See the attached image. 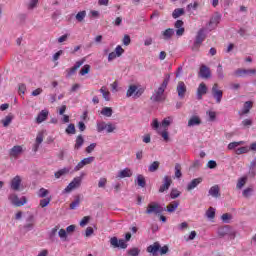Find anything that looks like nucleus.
<instances>
[{
	"mask_svg": "<svg viewBox=\"0 0 256 256\" xmlns=\"http://www.w3.org/2000/svg\"><path fill=\"white\" fill-rule=\"evenodd\" d=\"M125 239H119L117 237L110 238V245L113 249H127V241H131V233H127Z\"/></svg>",
	"mask_w": 256,
	"mask_h": 256,
	"instance_id": "1",
	"label": "nucleus"
},
{
	"mask_svg": "<svg viewBox=\"0 0 256 256\" xmlns=\"http://www.w3.org/2000/svg\"><path fill=\"white\" fill-rule=\"evenodd\" d=\"M217 234L220 238H223L228 235L230 239H235L237 237V232L231 228L229 225L222 226L218 228Z\"/></svg>",
	"mask_w": 256,
	"mask_h": 256,
	"instance_id": "2",
	"label": "nucleus"
},
{
	"mask_svg": "<svg viewBox=\"0 0 256 256\" xmlns=\"http://www.w3.org/2000/svg\"><path fill=\"white\" fill-rule=\"evenodd\" d=\"M165 211V208L157 202H151L145 211L146 215H161Z\"/></svg>",
	"mask_w": 256,
	"mask_h": 256,
	"instance_id": "3",
	"label": "nucleus"
},
{
	"mask_svg": "<svg viewBox=\"0 0 256 256\" xmlns=\"http://www.w3.org/2000/svg\"><path fill=\"white\" fill-rule=\"evenodd\" d=\"M143 93H145L144 88H141L135 84H132L129 86V88L126 92V97H135L136 99H139V97H141V95H143Z\"/></svg>",
	"mask_w": 256,
	"mask_h": 256,
	"instance_id": "4",
	"label": "nucleus"
},
{
	"mask_svg": "<svg viewBox=\"0 0 256 256\" xmlns=\"http://www.w3.org/2000/svg\"><path fill=\"white\" fill-rule=\"evenodd\" d=\"M205 30L200 29L196 35L194 44L192 46V51H199V47L203 44V41H205Z\"/></svg>",
	"mask_w": 256,
	"mask_h": 256,
	"instance_id": "5",
	"label": "nucleus"
},
{
	"mask_svg": "<svg viewBox=\"0 0 256 256\" xmlns=\"http://www.w3.org/2000/svg\"><path fill=\"white\" fill-rule=\"evenodd\" d=\"M9 201L14 205V207H23L27 203V197H22L21 200L17 194H10L8 197Z\"/></svg>",
	"mask_w": 256,
	"mask_h": 256,
	"instance_id": "6",
	"label": "nucleus"
},
{
	"mask_svg": "<svg viewBox=\"0 0 256 256\" xmlns=\"http://www.w3.org/2000/svg\"><path fill=\"white\" fill-rule=\"evenodd\" d=\"M165 93V88L159 87L153 95L150 97V99L153 101V103H160V101H163L165 98H163V95Z\"/></svg>",
	"mask_w": 256,
	"mask_h": 256,
	"instance_id": "7",
	"label": "nucleus"
},
{
	"mask_svg": "<svg viewBox=\"0 0 256 256\" xmlns=\"http://www.w3.org/2000/svg\"><path fill=\"white\" fill-rule=\"evenodd\" d=\"M81 187V177H76L71 181L64 189L65 193H71L73 189H79Z\"/></svg>",
	"mask_w": 256,
	"mask_h": 256,
	"instance_id": "8",
	"label": "nucleus"
},
{
	"mask_svg": "<svg viewBox=\"0 0 256 256\" xmlns=\"http://www.w3.org/2000/svg\"><path fill=\"white\" fill-rule=\"evenodd\" d=\"M212 96L216 99V103H221L223 91L219 89V84L217 83L212 86Z\"/></svg>",
	"mask_w": 256,
	"mask_h": 256,
	"instance_id": "9",
	"label": "nucleus"
},
{
	"mask_svg": "<svg viewBox=\"0 0 256 256\" xmlns=\"http://www.w3.org/2000/svg\"><path fill=\"white\" fill-rule=\"evenodd\" d=\"M173 184V180L170 176H164L163 184L160 186L158 193H165V191H169V187Z\"/></svg>",
	"mask_w": 256,
	"mask_h": 256,
	"instance_id": "10",
	"label": "nucleus"
},
{
	"mask_svg": "<svg viewBox=\"0 0 256 256\" xmlns=\"http://www.w3.org/2000/svg\"><path fill=\"white\" fill-rule=\"evenodd\" d=\"M179 99H185V94L187 93V85L185 82L179 81L176 87Z\"/></svg>",
	"mask_w": 256,
	"mask_h": 256,
	"instance_id": "11",
	"label": "nucleus"
},
{
	"mask_svg": "<svg viewBox=\"0 0 256 256\" xmlns=\"http://www.w3.org/2000/svg\"><path fill=\"white\" fill-rule=\"evenodd\" d=\"M185 23L183 22V20H177L174 24V27L176 30V35L177 37H183V35L185 34V28L183 27Z\"/></svg>",
	"mask_w": 256,
	"mask_h": 256,
	"instance_id": "12",
	"label": "nucleus"
},
{
	"mask_svg": "<svg viewBox=\"0 0 256 256\" xmlns=\"http://www.w3.org/2000/svg\"><path fill=\"white\" fill-rule=\"evenodd\" d=\"M161 249V244L159 242H154L152 245L147 247V252L151 253L152 256L159 255V251Z\"/></svg>",
	"mask_w": 256,
	"mask_h": 256,
	"instance_id": "13",
	"label": "nucleus"
},
{
	"mask_svg": "<svg viewBox=\"0 0 256 256\" xmlns=\"http://www.w3.org/2000/svg\"><path fill=\"white\" fill-rule=\"evenodd\" d=\"M197 99L198 101H201L203 99V95H207V85L205 83H200L197 88Z\"/></svg>",
	"mask_w": 256,
	"mask_h": 256,
	"instance_id": "14",
	"label": "nucleus"
},
{
	"mask_svg": "<svg viewBox=\"0 0 256 256\" xmlns=\"http://www.w3.org/2000/svg\"><path fill=\"white\" fill-rule=\"evenodd\" d=\"M199 77L202 79H209L211 77V69L206 65H202L199 71Z\"/></svg>",
	"mask_w": 256,
	"mask_h": 256,
	"instance_id": "15",
	"label": "nucleus"
},
{
	"mask_svg": "<svg viewBox=\"0 0 256 256\" xmlns=\"http://www.w3.org/2000/svg\"><path fill=\"white\" fill-rule=\"evenodd\" d=\"M201 183H203V178L199 177V178L193 179L187 184L186 190L193 191V189L201 185Z\"/></svg>",
	"mask_w": 256,
	"mask_h": 256,
	"instance_id": "16",
	"label": "nucleus"
},
{
	"mask_svg": "<svg viewBox=\"0 0 256 256\" xmlns=\"http://www.w3.org/2000/svg\"><path fill=\"white\" fill-rule=\"evenodd\" d=\"M256 73V70L255 69H237L235 71V75L237 77H243V75H255Z\"/></svg>",
	"mask_w": 256,
	"mask_h": 256,
	"instance_id": "17",
	"label": "nucleus"
},
{
	"mask_svg": "<svg viewBox=\"0 0 256 256\" xmlns=\"http://www.w3.org/2000/svg\"><path fill=\"white\" fill-rule=\"evenodd\" d=\"M10 187L13 191H19L21 187V176H15L10 183Z\"/></svg>",
	"mask_w": 256,
	"mask_h": 256,
	"instance_id": "18",
	"label": "nucleus"
},
{
	"mask_svg": "<svg viewBox=\"0 0 256 256\" xmlns=\"http://www.w3.org/2000/svg\"><path fill=\"white\" fill-rule=\"evenodd\" d=\"M22 153H23V147L19 145L12 147L9 151L10 157H19V155H21Z\"/></svg>",
	"mask_w": 256,
	"mask_h": 256,
	"instance_id": "19",
	"label": "nucleus"
},
{
	"mask_svg": "<svg viewBox=\"0 0 256 256\" xmlns=\"http://www.w3.org/2000/svg\"><path fill=\"white\" fill-rule=\"evenodd\" d=\"M161 35H162V39H164V41H169V39H171V37H173V35H175V30L172 28H168V29L162 31Z\"/></svg>",
	"mask_w": 256,
	"mask_h": 256,
	"instance_id": "20",
	"label": "nucleus"
},
{
	"mask_svg": "<svg viewBox=\"0 0 256 256\" xmlns=\"http://www.w3.org/2000/svg\"><path fill=\"white\" fill-rule=\"evenodd\" d=\"M208 193H209V195H211V197H214L215 199L221 197L219 185L212 186L209 189Z\"/></svg>",
	"mask_w": 256,
	"mask_h": 256,
	"instance_id": "21",
	"label": "nucleus"
},
{
	"mask_svg": "<svg viewBox=\"0 0 256 256\" xmlns=\"http://www.w3.org/2000/svg\"><path fill=\"white\" fill-rule=\"evenodd\" d=\"M83 63H85V59L77 61L75 63V65L68 70V77H71L72 75H75L77 69H79V67H81V65H83Z\"/></svg>",
	"mask_w": 256,
	"mask_h": 256,
	"instance_id": "22",
	"label": "nucleus"
},
{
	"mask_svg": "<svg viewBox=\"0 0 256 256\" xmlns=\"http://www.w3.org/2000/svg\"><path fill=\"white\" fill-rule=\"evenodd\" d=\"M132 176H133V172L131 171V169L125 168L118 173L117 179H125V177H132Z\"/></svg>",
	"mask_w": 256,
	"mask_h": 256,
	"instance_id": "23",
	"label": "nucleus"
},
{
	"mask_svg": "<svg viewBox=\"0 0 256 256\" xmlns=\"http://www.w3.org/2000/svg\"><path fill=\"white\" fill-rule=\"evenodd\" d=\"M47 117H49V111L42 110L36 117V122L43 123V121H47Z\"/></svg>",
	"mask_w": 256,
	"mask_h": 256,
	"instance_id": "24",
	"label": "nucleus"
},
{
	"mask_svg": "<svg viewBox=\"0 0 256 256\" xmlns=\"http://www.w3.org/2000/svg\"><path fill=\"white\" fill-rule=\"evenodd\" d=\"M201 125V118L199 116H192L188 121V127H195Z\"/></svg>",
	"mask_w": 256,
	"mask_h": 256,
	"instance_id": "25",
	"label": "nucleus"
},
{
	"mask_svg": "<svg viewBox=\"0 0 256 256\" xmlns=\"http://www.w3.org/2000/svg\"><path fill=\"white\" fill-rule=\"evenodd\" d=\"M59 231V226H56L51 229L49 232V240L52 241V243H55L57 241V233Z\"/></svg>",
	"mask_w": 256,
	"mask_h": 256,
	"instance_id": "26",
	"label": "nucleus"
},
{
	"mask_svg": "<svg viewBox=\"0 0 256 256\" xmlns=\"http://www.w3.org/2000/svg\"><path fill=\"white\" fill-rule=\"evenodd\" d=\"M135 183H137L138 187L145 188L147 186V181L145 180V176L141 174L137 176Z\"/></svg>",
	"mask_w": 256,
	"mask_h": 256,
	"instance_id": "27",
	"label": "nucleus"
},
{
	"mask_svg": "<svg viewBox=\"0 0 256 256\" xmlns=\"http://www.w3.org/2000/svg\"><path fill=\"white\" fill-rule=\"evenodd\" d=\"M177 207H179V201H173L167 206L166 211L168 213H175V211H177Z\"/></svg>",
	"mask_w": 256,
	"mask_h": 256,
	"instance_id": "28",
	"label": "nucleus"
},
{
	"mask_svg": "<svg viewBox=\"0 0 256 256\" xmlns=\"http://www.w3.org/2000/svg\"><path fill=\"white\" fill-rule=\"evenodd\" d=\"M183 15H185V9H183V8H176L172 12L173 19H179V17H181Z\"/></svg>",
	"mask_w": 256,
	"mask_h": 256,
	"instance_id": "29",
	"label": "nucleus"
},
{
	"mask_svg": "<svg viewBox=\"0 0 256 256\" xmlns=\"http://www.w3.org/2000/svg\"><path fill=\"white\" fill-rule=\"evenodd\" d=\"M13 119H14L13 114L7 115L4 119L1 120L3 127H9V125H11Z\"/></svg>",
	"mask_w": 256,
	"mask_h": 256,
	"instance_id": "30",
	"label": "nucleus"
},
{
	"mask_svg": "<svg viewBox=\"0 0 256 256\" xmlns=\"http://www.w3.org/2000/svg\"><path fill=\"white\" fill-rule=\"evenodd\" d=\"M253 108V102L252 101H246L244 103L243 109H242V115H247L249 111Z\"/></svg>",
	"mask_w": 256,
	"mask_h": 256,
	"instance_id": "31",
	"label": "nucleus"
},
{
	"mask_svg": "<svg viewBox=\"0 0 256 256\" xmlns=\"http://www.w3.org/2000/svg\"><path fill=\"white\" fill-rule=\"evenodd\" d=\"M83 143H85V139L83 138V135H78L76 138V143L74 145V149H81L83 147Z\"/></svg>",
	"mask_w": 256,
	"mask_h": 256,
	"instance_id": "32",
	"label": "nucleus"
},
{
	"mask_svg": "<svg viewBox=\"0 0 256 256\" xmlns=\"http://www.w3.org/2000/svg\"><path fill=\"white\" fill-rule=\"evenodd\" d=\"M159 165H161V163L159 161L152 162L148 167L149 173H155V171H158Z\"/></svg>",
	"mask_w": 256,
	"mask_h": 256,
	"instance_id": "33",
	"label": "nucleus"
},
{
	"mask_svg": "<svg viewBox=\"0 0 256 256\" xmlns=\"http://www.w3.org/2000/svg\"><path fill=\"white\" fill-rule=\"evenodd\" d=\"M100 93H102L103 99H105V101H111V92L107 91L105 86L100 89Z\"/></svg>",
	"mask_w": 256,
	"mask_h": 256,
	"instance_id": "34",
	"label": "nucleus"
},
{
	"mask_svg": "<svg viewBox=\"0 0 256 256\" xmlns=\"http://www.w3.org/2000/svg\"><path fill=\"white\" fill-rule=\"evenodd\" d=\"M101 115H104V117H112L113 116V108H111V107L102 108Z\"/></svg>",
	"mask_w": 256,
	"mask_h": 256,
	"instance_id": "35",
	"label": "nucleus"
},
{
	"mask_svg": "<svg viewBox=\"0 0 256 256\" xmlns=\"http://www.w3.org/2000/svg\"><path fill=\"white\" fill-rule=\"evenodd\" d=\"M67 173H69V168H63L55 172L54 177L56 179H61V177H63V175H67Z\"/></svg>",
	"mask_w": 256,
	"mask_h": 256,
	"instance_id": "36",
	"label": "nucleus"
},
{
	"mask_svg": "<svg viewBox=\"0 0 256 256\" xmlns=\"http://www.w3.org/2000/svg\"><path fill=\"white\" fill-rule=\"evenodd\" d=\"M85 17H87V11L83 10L76 14L75 18L79 23H83L85 20Z\"/></svg>",
	"mask_w": 256,
	"mask_h": 256,
	"instance_id": "37",
	"label": "nucleus"
},
{
	"mask_svg": "<svg viewBox=\"0 0 256 256\" xmlns=\"http://www.w3.org/2000/svg\"><path fill=\"white\" fill-rule=\"evenodd\" d=\"M81 204V197L78 195L75 197V200L70 204V209L75 210Z\"/></svg>",
	"mask_w": 256,
	"mask_h": 256,
	"instance_id": "38",
	"label": "nucleus"
},
{
	"mask_svg": "<svg viewBox=\"0 0 256 256\" xmlns=\"http://www.w3.org/2000/svg\"><path fill=\"white\" fill-rule=\"evenodd\" d=\"M171 123H173V117L168 116L163 119L161 126L164 127V129H167V127H169V125H171Z\"/></svg>",
	"mask_w": 256,
	"mask_h": 256,
	"instance_id": "39",
	"label": "nucleus"
},
{
	"mask_svg": "<svg viewBox=\"0 0 256 256\" xmlns=\"http://www.w3.org/2000/svg\"><path fill=\"white\" fill-rule=\"evenodd\" d=\"M96 129L98 133H103V131H106L107 129V123L105 122H98L96 124Z\"/></svg>",
	"mask_w": 256,
	"mask_h": 256,
	"instance_id": "40",
	"label": "nucleus"
},
{
	"mask_svg": "<svg viewBox=\"0 0 256 256\" xmlns=\"http://www.w3.org/2000/svg\"><path fill=\"white\" fill-rule=\"evenodd\" d=\"M116 130H117V125H115L111 122H108L106 124V132L107 133H115Z\"/></svg>",
	"mask_w": 256,
	"mask_h": 256,
	"instance_id": "41",
	"label": "nucleus"
},
{
	"mask_svg": "<svg viewBox=\"0 0 256 256\" xmlns=\"http://www.w3.org/2000/svg\"><path fill=\"white\" fill-rule=\"evenodd\" d=\"M67 135H75L77 130L75 129V124H69L66 128Z\"/></svg>",
	"mask_w": 256,
	"mask_h": 256,
	"instance_id": "42",
	"label": "nucleus"
},
{
	"mask_svg": "<svg viewBox=\"0 0 256 256\" xmlns=\"http://www.w3.org/2000/svg\"><path fill=\"white\" fill-rule=\"evenodd\" d=\"M175 177L176 179H181L183 177V173H181V164H175Z\"/></svg>",
	"mask_w": 256,
	"mask_h": 256,
	"instance_id": "43",
	"label": "nucleus"
},
{
	"mask_svg": "<svg viewBox=\"0 0 256 256\" xmlns=\"http://www.w3.org/2000/svg\"><path fill=\"white\" fill-rule=\"evenodd\" d=\"M128 255L130 256H139L141 253V250L137 247L131 248L127 251Z\"/></svg>",
	"mask_w": 256,
	"mask_h": 256,
	"instance_id": "44",
	"label": "nucleus"
},
{
	"mask_svg": "<svg viewBox=\"0 0 256 256\" xmlns=\"http://www.w3.org/2000/svg\"><path fill=\"white\" fill-rule=\"evenodd\" d=\"M171 80V74H166L162 84L160 85V87H162L163 89H167V86L169 85V81Z\"/></svg>",
	"mask_w": 256,
	"mask_h": 256,
	"instance_id": "45",
	"label": "nucleus"
},
{
	"mask_svg": "<svg viewBox=\"0 0 256 256\" xmlns=\"http://www.w3.org/2000/svg\"><path fill=\"white\" fill-rule=\"evenodd\" d=\"M244 141H239V142H231L228 144V149L231 151L233 149H236V147H239V145H244Z\"/></svg>",
	"mask_w": 256,
	"mask_h": 256,
	"instance_id": "46",
	"label": "nucleus"
},
{
	"mask_svg": "<svg viewBox=\"0 0 256 256\" xmlns=\"http://www.w3.org/2000/svg\"><path fill=\"white\" fill-rule=\"evenodd\" d=\"M247 183V178L246 177H242L238 180L237 182V189H243V187H245V184Z\"/></svg>",
	"mask_w": 256,
	"mask_h": 256,
	"instance_id": "47",
	"label": "nucleus"
},
{
	"mask_svg": "<svg viewBox=\"0 0 256 256\" xmlns=\"http://www.w3.org/2000/svg\"><path fill=\"white\" fill-rule=\"evenodd\" d=\"M220 21H221V15L216 14L214 17L210 19V25H219Z\"/></svg>",
	"mask_w": 256,
	"mask_h": 256,
	"instance_id": "48",
	"label": "nucleus"
},
{
	"mask_svg": "<svg viewBox=\"0 0 256 256\" xmlns=\"http://www.w3.org/2000/svg\"><path fill=\"white\" fill-rule=\"evenodd\" d=\"M206 217L208 219H215V208L210 207L207 211H206Z\"/></svg>",
	"mask_w": 256,
	"mask_h": 256,
	"instance_id": "49",
	"label": "nucleus"
},
{
	"mask_svg": "<svg viewBox=\"0 0 256 256\" xmlns=\"http://www.w3.org/2000/svg\"><path fill=\"white\" fill-rule=\"evenodd\" d=\"M221 219L224 223H231V219H233V215L229 214V213H224L221 216Z\"/></svg>",
	"mask_w": 256,
	"mask_h": 256,
	"instance_id": "50",
	"label": "nucleus"
},
{
	"mask_svg": "<svg viewBox=\"0 0 256 256\" xmlns=\"http://www.w3.org/2000/svg\"><path fill=\"white\" fill-rule=\"evenodd\" d=\"M250 148L247 146L236 149V155H243V153H249Z\"/></svg>",
	"mask_w": 256,
	"mask_h": 256,
	"instance_id": "51",
	"label": "nucleus"
},
{
	"mask_svg": "<svg viewBox=\"0 0 256 256\" xmlns=\"http://www.w3.org/2000/svg\"><path fill=\"white\" fill-rule=\"evenodd\" d=\"M47 195H49V190L45 189V188H40L38 191V197L40 198H45L47 197Z\"/></svg>",
	"mask_w": 256,
	"mask_h": 256,
	"instance_id": "52",
	"label": "nucleus"
},
{
	"mask_svg": "<svg viewBox=\"0 0 256 256\" xmlns=\"http://www.w3.org/2000/svg\"><path fill=\"white\" fill-rule=\"evenodd\" d=\"M89 71H91V66L89 64H86L83 66V68L80 70V75H87L89 74Z\"/></svg>",
	"mask_w": 256,
	"mask_h": 256,
	"instance_id": "53",
	"label": "nucleus"
},
{
	"mask_svg": "<svg viewBox=\"0 0 256 256\" xmlns=\"http://www.w3.org/2000/svg\"><path fill=\"white\" fill-rule=\"evenodd\" d=\"M181 196V192L175 188H173L170 192L171 199H177V197Z\"/></svg>",
	"mask_w": 256,
	"mask_h": 256,
	"instance_id": "54",
	"label": "nucleus"
},
{
	"mask_svg": "<svg viewBox=\"0 0 256 256\" xmlns=\"http://www.w3.org/2000/svg\"><path fill=\"white\" fill-rule=\"evenodd\" d=\"M114 53H115L118 57H121V55H123V54L125 53V49H123V47H121V45H118V46L115 48Z\"/></svg>",
	"mask_w": 256,
	"mask_h": 256,
	"instance_id": "55",
	"label": "nucleus"
},
{
	"mask_svg": "<svg viewBox=\"0 0 256 256\" xmlns=\"http://www.w3.org/2000/svg\"><path fill=\"white\" fill-rule=\"evenodd\" d=\"M251 193H253V188H246L244 189V191L242 192L243 197H245L246 199H249V197H251Z\"/></svg>",
	"mask_w": 256,
	"mask_h": 256,
	"instance_id": "56",
	"label": "nucleus"
},
{
	"mask_svg": "<svg viewBox=\"0 0 256 256\" xmlns=\"http://www.w3.org/2000/svg\"><path fill=\"white\" fill-rule=\"evenodd\" d=\"M91 221V216H84L83 219L80 221V227H85Z\"/></svg>",
	"mask_w": 256,
	"mask_h": 256,
	"instance_id": "57",
	"label": "nucleus"
},
{
	"mask_svg": "<svg viewBox=\"0 0 256 256\" xmlns=\"http://www.w3.org/2000/svg\"><path fill=\"white\" fill-rule=\"evenodd\" d=\"M93 161H95V157L93 156H90V157H87V158H84L82 160V163L85 165H91V163H93Z\"/></svg>",
	"mask_w": 256,
	"mask_h": 256,
	"instance_id": "58",
	"label": "nucleus"
},
{
	"mask_svg": "<svg viewBox=\"0 0 256 256\" xmlns=\"http://www.w3.org/2000/svg\"><path fill=\"white\" fill-rule=\"evenodd\" d=\"M217 75L219 79H223L225 76L223 74V65L219 64L217 67Z\"/></svg>",
	"mask_w": 256,
	"mask_h": 256,
	"instance_id": "59",
	"label": "nucleus"
},
{
	"mask_svg": "<svg viewBox=\"0 0 256 256\" xmlns=\"http://www.w3.org/2000/svg\"><path fill=\"white\" fill-rule=\"evenodd\" d=\"M206 114L209 117V121H215L217 119V113L214 111H207Z\"/></svg>",
	"mask_w": 256,
	"mask_h": 256,
	"instance_id": "60",
	"label": "nucleus"
},
{
	"mask_svg": "<svg viewBox=\"0 0 256 256\" xmlns=\"http://www.w3.org/2000/svg\"><path fill=\"white\" fill-rule=\"evenodd\" d=\"M49 203H51V198H44V199L40 200V207H42V208L47 207V205H49Z\"/></svg>",
	"mask_w": 256,
	"mask_h": 256,
	"instance_id": "61",
	"label": "nucleus"
},
{
	"mask_svg": "<svg viewBox=\"0 0 256 256\" xmlns=\"http://www.w3.org/2000/svg\"><path fill=\"white\" fill-rule=\"evenodd\" d=\"M39 3V0H30L28 3V9H35Z\"/></svg>",
	"mask_w": 256,
	"mask_h": 256,
	"instance_id": "62",
	"label": "nucleus"
},
{
	"mask_svg": "<svg viewBox=\"0 0 256 256\" xmlns=\"http://www.w3.org/2000/svg\"><path fill=\"white\" fill-rule=\"evenodd\" d=\"M208 169H216L217 168V162L215 160H209L207 163Z\"/></svg>",
	"mask_w": 256,
	"mask_h": 256,
	"instance_id": "63",
	"label": "nucleus"
},
{
	"mask_svg": "<svg viewBox=\"0 0 256 256\" xmlns=\"http://www.w3.org/2000/svg\"><path fill=\"white\" fill-rule=\"evenodd\" d=\"M58 235L60 239H67V231L65 229H60Z\"/></svg>",
	"mask_w": 256,
	"mask_h": 256,
	"instance_id": "64",
	"label": "nucleus"
}]
</instances>
